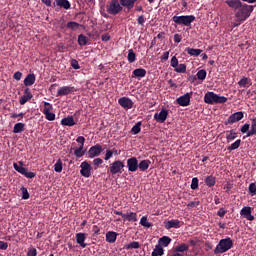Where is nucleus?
<instances>
[{"label":"nucleus","instance_id":"obj_60","mask_svg":"<svg viewBox=\"0 0 256 256\" xmlns=\"http://www.w3.org/2000/svg\"><path fill=\"white\" fill-rule=\"evenodd\" d=\"M27 256H37V248H29Z\"/></svg>","mask_w":256,"mask_h":256},{"label":"nucleus","instance_id":"obj_40","mask_svg":"<svg viewBox=\"0 0 256 256\" xmlns=\"http://www.w3.org/2000/svg\"><path fill=\"white\" fill-rule=\"evenodd\" d=\"M196 76L199 81H205L207 79V71L205 69L199 70Z\"/></svg>","mask_w":256,"mask_h":256},{"label":"nucleus","instance_id":"obj_48","mask_svg":"<svg viewBox=\"0 0 256 256\" xmlns=\"http://www.w3.org/2000/svg\"><path fill=\"white\" fill-rule=\"evenodd\" d=\"M50 111H53V105L49 102H44V109L42 111L43 114L50 113Z\"/></svg>","mask_w":256,"mask_h":256},{"label":"nucleus","instance_id":"obj_64","mask_svg":"<svg viewBox=\"0 0 256 256\" xmlns=\"http://www.w3.org/2000/svg\"><path fill=\"white\" fill-rule=\"evenodd\" d=\"M77 143H80V147H85V137L83 136H79L77 139H76Z\"/></svg>","mask_w":256,"mask_h":256},{"label":"nucleus","instance_id":"obj_16","mask_svg":"<svg viewBox=\"0 0 256 256\" xmlns=\"http://www.w3.org/2000/svg\"><path fill=\"white\" fill-rule=\"evenodd\" d=\"M33 99V94H31V90L29 88H26L24 90V95L20 97L19 103L20 105H25L27 101H31Z\"/></svg>","mask_w":256,"mask_h":256},{"label":"nucleus","instance_id":"obj_47","mask_svg":"<svg viewBox=\"0 0 256 256\" xmlns=\"http://www.w3.org/2000/svg\"><path fill=\"white\" fill-rule=\"evenodd\" d=\"M190 187L193 191L199 189V178H197V177L192 178V182H191Z\"/></svg>","mask_w":256,"mask_h":256},{"label":"nucleus","instance_id":"obj_52","mask_svg":"<svg viewBox=\"0 0 256 256\" xmlns=\"http://www.w3.org/2000/svg\"><path fill=\"white\" fill-rule=\"evenodd\" d=\"M171 67L174 69L179 65V60L177 59V56H173L170 61Z\"/></svg>","mask_w":256,"mask_h":256},{"label":"nucleus","instance_id":"obj_5","mask_svg":"<svg viewBox=\"0 0 256 256\" xmlns=\"http://www.w3.org/2000/svg\"><path fill=\"white\" fill-rule=\"evenodd\" d=\"M106 11L109 15H119L123 11V7L119 0H111L106 6Z\"/></svg>","mask_w":256,"mask_h":256},{"label":"nucleus","instance_id":"obj_14","mask_svg":"<svg viewBox=\"0 0 256 256\" xmlns=\"http://www.w3.org/2000/svg\"><path fill=\"white\" fill-rule=\"evenodd\" d=\"M245 117V114L243 112H235L232 115L229 116L227 119L228 125H233V123H238V121H241Z\"/></svg>","mask_w":256,"mask_h":256},{"label":"nucleus","instance_id":"obj_54","mask_svg":"<svg viewBox=\"0 0 256 256\" xmlns=\"http://www.w3.org/2000/svg\"><path fill=\"white\" fill-rule=\"evenodd\" d=\"M145 21H147V19H145L144 15L138 16L137 18L138 25H141L143 27V25H145Z\"/></svg>","mask_w":256,"mask_h":256},{"label":"nucleus","instance_id":"obj_8","mask_svg":"<svg viewBox=\"0 0 256 256\" xmlns=\"http://www.w3.org/2000/svg\"><path fill=\"white\" fill-rule=\"evenodd\" d=\"M101 153H103V146H101L100 144H96L90 147V149L88 150V157L89 159H93L95 157H99Z\"/></svg>","mask_w":256,"mask_h":256},{"label":"nucleus","instance_id":"obj_62","mask_svg":"<svg viewBox=\"0 0 256 256\" xmlns=\"http://www.w3.org/2000/svg\"><path fill=\"white\" fill-rule=\"evenodd\" d=\"M8 248H9V244L7 242L0 241V249L2 251H7Z\"/></svg>","mask_w":256,"mask_h":256},{"label":"nucleus","instance_id":"obj_50","mask_svg":"<svg viewBox=\"0 0 256 256\" xmlns=\"http://www.w3.org/2000/svg\"><path fill=\"white\" fill-rule=\"evenodd\" d=\"M249 193L253 196L256 195V184L255 183H250L248 187Z\"/></svg>","mask_w":256,"mask_h":256},{"label":"nucleus","instance_id":"obj_25","mask_svg":"<svg viewBox=\"0 0 256 256\" xmlns=\"http://www.w3.org/2000/svg\"><path fill=\"white\" fill-rule=\"evenodd\" d=\"M117 235H119V234H117V232H115V231H108L106 233L107 243H111V244L115 243L117 241Z\"/></svg>","mask_w":256,"mask_h":256},{"label":"nucleus","instance_id":"obj_29","mask_svg":"<svg viewBox=\"0 0 256 256\" xmlns=\"http://www.w3.org/2000/svg\"><path fill=\"white\" fill-rule=\"evenodd\" d=\"M158 243L160 247H169V244L171 243V238L169 236H163L158 240Z\"/></svg>","mask_w":256,"mask_h":256},{"label":"nucleus","instance_id":"obj_23","mask_svg":"<svg viewBox=\"0 0 256 256\" xmlns=\"http://www.w3.org/2000/svg\"><path fill=\"white\" fill-rule=\"evenodd\" d=\"M123 221H129V223H137L139 219L137 218V213L129 212L123 215Z\"/></svg>","mask_w":256,"mask_h":256},{"label":"nucleus","instance_id":"obj_17","mask_svg":"<svg viewBox=\"0 0 256 256\" xmlns=\"http://www.w3.org/2000/svg\"><path fill=\"white\" fill-rule=\"evenodd\" d=\"M53 7L69 10L71 9V2H69V0H55L53 2Z\"/></svg>","mask_w":256,"mask_h":256},{"label":"nucleus","instance_id":"obj_55","mask_svg":"<svg viewBox=\"0 0 256 256\" xmlns=\"http://www.w3.org/2000/svg\"><path fill=\"white\" fill-rule=\"evenodd\" d=\"M249 127H251V125L249 123H245L240 128L241 133H249Z\"/></svg>","mask_w":256,"mask_h":256},{"label":"nucleus","instance_id":"obj_3","mask_svg":"<svg viewBox=\"0 0 256 256\" xmlns=\"http://www.w3.org/2000/svg\"><path fill=\"white\" fill-rule=\"evenodd\" d=\"M227 101V97L225 96H219L215 94V92H207L204 95V102L208 105H219L223 104Z\"/></svg>","mask_w":256,"mask_h":256},{"label":"nucleus","instance_id":"obj_39","mask_svg":"<svg viewBox=\"0 0 256 256\" xmlns=\"http://www.w3.org/2000/svg\"><path fill=\"white\" fill-rule=\"evenodd\" d=\"M140 225H142V227H146V229H150V227H153V224H151V222L147 221V216H143L140 219Z\"/></svg>","mask_w":256,"mask_h":256},{"label":"nucleus","instance_id":"obj_46","mask_svg":"<svg viewBox=\"0 0 256 256\" xmlns=\"http://www.w3.org/2000/svg\"><path fill=\"white\" fill-rule=\"evenodd\" d=\"M174 71H176V73H186L187 65H185V64H178V66L176 68H174Z\"/></svg>","mask_w":256,"mask_h":256},{"label":"nucleus","instance_id":"obj_49","mask_svg":"<svg viewBox=\"0 0 256 256\" xmlns=\"http://www.w3.org/2000/svg\"><path fill=\"white\" fill-rule=\"evenodd\" d=\"M78 27H80V25L77 22L71 21L67 23V29H71L72 31H76Z\"/></svg>","mask_w":256,"mask_h":256},{"label":"nucleus","instance_id":"obj_45","mask_svg":"<svg viewBox=\"0 0 256 256\" xmlns=\"http://www.w3.org/2000/svg\"><path fill=\"white\" fill-rule=\"evenodd\" d=\"M133 135H139L141 133V122H137L131 129Z\"/></svg>","mask_w":256,"mask_h":256},{"label":"nucleus","instance_id":"obj_53","mask_svg":"<svg viewBox=\"0 0 256 256\" xmlns=\"http://www.w3.org/2000/svg\"><path fill=\"white\" fill-rule=\"evenodd\" d=\"M21 191H22V199L24 200L29 199V191H27V188L22 187Z\"/></svg>","mask_w":256,"mask_h":256},{"label":"nucleus","instance_id":"obj_10","mask_svg":"<svg viewBox=\"0 0 256 256\" xmlns=\"http://www.w3.org/2000/svg\"><path fill=\"white\" fill-rule=\"evenodd\" d=\"M127 168L130 173H135L139 169V160H137V157L127 159Z\"/></svg>","mask_w":256,"mask_h":256},{"label":"nucleus","instance_id":"obj_27","mask_svg":"<svg viewBox=\"0 0 256 256\" xmlns=\"http://www.w3.org/2000/svg\"><path fill=\"white\" fill-rule=\"evenodd\" d=\"M186 53L190 55L191 57H199L201 53H203V50L201 49H195V48H186L185 49Z\"/></svg>","mask_w":256,"mask_h":256},{"label":"nucleus","instance_id":"obj_58","mask_svg":"<svg viewBox=\"0 0 256 256\" xmlns=\"http://www.w3.org/2000/svg\"><path fill=\"white\" fill-rule=\"evenodd\" d=\"M93 165H95V169H97V167H99V165H103V159L101 158H95L93 160Z\"/></svg>","mask_w":256,"mask_h":256},{"label":"nucleus","instance_id":"obj_13","mask_svg":"<svg viewBox=\"0 0 256 256\" xmlns=\"http://www.w3.org/2000/svg\"><path fill=\"white\" fill-rule=\"evenodd\" d=\"M118 104L123 109H133V105H135V103H133V100H131L128 97H121V98H119L118 99Z\"/></svg>","mask_w":256,"mask_h":256},{"label":"nucleus","instance_id":"obj_21","mask_svg":"<svg viewBox=\"0 0 256 256\" xmlns=\"http://www.w3.org/2000/svg\"><path fill=\"white\" fill-rule=\"evenodd\" d=\"M85 239H87V234L80 232L76 234V243L82 247V249H85L87 247V244L85 243Z\"/></svg>","mask_w":256,"mask_h":256},{"label":"nucleus","instance_id":"obj_43","mask_svg":"<svg viewBox=\"0 0 256 256\" xmlns=\"http://www.w3.org/2000/svg\"><path fill=\"white\" fill-rule=\"evenodd\" d=\"M239 87H250L251 81H249V78L243 77L239 82H238Z\"/></svg>","mask_w":256,"mask_h":256},{"label":"nucleus","instance_id":"obj_2","mask_svg":"<svg viewBox=\"0 0 256 256\" xmlns=\"http://www.w3.org/2000/svg\"><path fill=\"white\" fill-rule=\"evenodd\" d=\"M233 249V239L231 237H226L221 239L214 249V255H223Z\"/></svg>","mask_w":256,"mask_h":256},{"label":"nucleus","instance_id":"obj_12","mask_svg":"<svg viewBox=\"0 0 256 256\" xmlns=\"http://www.w3.org/2000/svg\"><path fill=\"white\" fill-rule=\"evenodd\" d=\"M72 93H75V87L62 86L58 89L56 97H64L65 95H71Z\"/></svg>","mask_w":256,"mask_h":256},{"label":"nucleus","instance_id":"obj_37","mask_svg":"<svg viewBox=\"0 0 256 256\" xmlns=\"http://www.w3.org/2000/svg\"><path fill=\"white\" fill-rule=\"evenodd\" d=\"M165 253V250H163V246L161 245H156L153 252H152V255H156V256H162L164 255Z\"/></svg>","mask_w":256,"mask_h":256},{"label":"nucleus","instance_id":"obj_18","mask_svg":"<svg viewBox=\"0 0 256 256\" xmlns=\"http://www.w3.org/2000/svg\"><path fill=\"white\" fill-rule=\"evenodd\" d=\"M147 75V70L145 68H136L132 72V79H143Z\"/></svg>","mask_w":256,"mask_h":256},{"label":"nucleus","instance_id":"obj_7","mask_svg":"<svg viewBox=\"0 0 256 256\" xmlns=\"http://www.w3.org/2000/svg\"><path fill=\"white\" fill-rule=\"evenodd\" d=\"M193 92L186 93L176 99V103L180 105V107H189L191 105V97Z\"/></svg>","mask_w":256,"mask_h":256},{"label":"nucleus","instance_id":"obj_44","mask_svg":"<svg viewBox=\"0 0 256 256\" xmlns=\"http://www.w3.org/2000/svg\"><path fill=\"white\" fill-rule=\"evenodd\" d=\"M54 171L56 173H61V171H63V161H61V159H58L57 162L55 163Z\"/></svg>","mask_w":256,"mask_h":256},{"label":"nucleus","instance_id":"obj_11","mask_svg":"<svg viewBox=\"0 0 256 256\" xmlns=\"http://www.w3.org/2000/svg\"><path fill=\"white\" fill-rule=\"evenodd\" d=\"M167 117H169V110L167 109H162L159 113L154 114V120L157 121V123H165Z\"/></svg>","mask_w":256,"mask_h":256},{"label":"nucleus","instance_id":"obj_56","mask_svg":"<svg viewBox=\"0 0 256 256\" xmlns=\"http://www.w3.org/2000/svg\"><path fill=\"white\" fill-rule=\"evenodd\" d=\"M71 67L73 69H81V66L79 65V61L75 60V59H72L71 60Z\"/></svg>","mask_w":256,"mask_h":256},{"label":"nucleus","instance_id":"obj_51","mask_svg":"<svg viewBox=\"0 0 256 256\" xmlns=\"http://www.w3.org/2000/svg\"><path fill=\"white\" fill-rule=\"evenodd\" d=\"M44 115H45V119H47V121H55V113L46 112V113H44Z\"/></svg>","mask_w":256,"mask_h":256},{"label":"nucleus","instance_id":"obj_15","mask_svg":"<svg viewBox=\"0 0 256 256\" xmlns=\"http://www.w3.org/2000/svg\"><path fill=\"white\" fill-rule=\"evenodd\" d=\"M241 217H244V219H247V221H255V216L251 214V207L245 206L240 211Z\"/></svg>","mask_w":256,"mask_h":256},{"label":"nucleus","instance_id":"obj_1","mask_svg":"<svg viewBox=\"0 0 256 256\" xmlns=\"http://www.w3.org/2000/svg\"><path fill=\"white\" fill-rule=\"evenodd\" d=\"M225 3L230 9H234L235 11V17L239 23L234 24V27H239L241 23L247 21L255 9L253 5L243 3L241 0H226Z\"/></svg>","mask_w":256,"mask_h":256},{"label":"nucleus","instance_id":"obj_61","mask_svg":"<svg viewBox=\"0 0 256 256\" xmlns=\"http://www.w3.org/2000/svg\"><path fill=\"white\" fill-rule=\"evenodd\" d=\"M111 157H113V151L112 150H106V154L104 156V160L105 161H109V159H111Z\"/></svg>","mask_w":256,"mask_h":256},{"label":"nucleus","instance_id":"obj_26","mask_svg":"<svg viewBox=\"0 0 256 256\" xmlns=\"http://www.w3.org/2000/svg\"><path fill=\"white\" fill-rule=\"evenodd\" d=\"M35 81V74H28L24 79V85L25 87H31V85H35Z\"/></svg>","mask_w":256,"mask_h":256},{"label":"nucleus","instance_id":"obj_24","mask_svg":"<svg viewBox=\"0 0 256 256\" xmlns=\"http://www.w3.org/2000/svg\"><path fill=\"white\" fill-rule=\"evenodd\" d=\"M149 167H151V160L149 159L141 160L140 162H138L139 171L145 172L147 171V169H149Z\"/></svg>","mask_w":256,"mask_h":256},{"label":"nucleus","instance_id":"obj_38","mask_svg":"<svg viewBox=\"0 0 256 256\" xmlns=\"http://www.w3.org/2000/svg\"><path fill=\"white\" fill-rule=\"evenodd\" d=\"M241 147V139L236 140L230 146L227 147V151H235V149H239Z\"/></svg>","mask_w":256,"mask_h":256},{"label":"nucleus","instance_id":"obj_22","mask_svg":"<svg viewBox=\"0 0 256 256\" xmlns=\"http://www.w3.org/2000/svg\"><path fill=\"white\" fill-rule=\"evenodd\" d=\"M60 125L63 127H74V125H76L75 119L73 116H67L61 120Z\"/></svg>","mask_w":256,"mask_h":256},{"label":"nucleus","instance_id":"obj_57","mask_svg":"<svg viewBox=\"0 0 256 256\" xmlns=\"http://www.w3.org/2000/svg\"><path fill=\"white\" fill-rule=\"evenodd\" d=\"M24 177H26L27 179H33L36 177L37 174H35L34 172H27V170L23 173Z\"/></svg>","mask_w":256,"mask_h":256},{"label":"nucleus","instance_id":"obj_9","mask_svg":"<svg viewBox=\"0 0 256 256\" xmlns=\"http://www.w3.org/2000/svg\"><path fill=\"white\" fill-rule=\"evenodd\" d=\"M80 168V174L82 175V177L89 179V177H91V170L93 169L91 167V164H89V162L87 161H84L81 163Z\"/></svg>","mask_w":256,"mask_h":256},{"label":"nucleus","instance_id":"obj_36","mask_svg":"<svg viewBox=\"0 0 256 256\" xmlns=\"http://www.w3.org/2000/svg\"><path fill=\"white\" fill-rule=\"evenodd\" d=\"M25 131V124L19 122L14 125L13 133H23Z\"/></svg>","mask_w":256,"mask_h":256},{"label":"nucleus","instance_id":"obj_63","mask_svg":"<svg viewBox=\"0 0 256 256\" xmlns=\"http://www.w3.org/2000/svg\"><path fill=\"white\" fill-rule=\"evenodd\" d=\"M218 217H225L227 215V210L225 208H220L217 212Z\"/></svg>","mask_w":256,"mask_h":256},{"label":"nucleus","instance_id":"obj_41","mask_svg":"<svg viewBox=\"0 0 256 256\" xmlns=\"http://www.w3.org/2000/svg\"><path fill=\"white\" fill-rule=\"evenodd\" d=\"M87 41H88L87 36L83 34H80L78 36V45H80V47H84L85 45H87Z\"/></svg>","mask_w":256,"mask_h":256},{"label":"nucleus","instance_id":"obj_35","mask_svg":"<svg viewBox=\"0 0 256 256\" xmlns=\"http://www.w3.org/2000/svg\"><path fill=\"white\" fill-rule=\"evenodd\" d=\"M85 153H87V150H83V146H79L78 148H76L74 150V155L78 159H81V157H83L85 155Z\"/></svg>","mask_w":256,"mask_h":256},{"label":"nucleus","instance_id":"obj_20","mask_svg":"<svg viewBox=\"0 0 256 256\" xmlns=\"http://www.w3.org/2000/svg\"><path fill=\"white\" fill-rule=\"evenodd\" d=\"M119 3L122 8L124 7L127 11H131L137 5V0H119Z\"/></svg>","mask_w":256,"mask_h":256},{"label":"nucleus","instance_id":"obj_28","mask_svg":"<svg viewBox=\"0 0 256 256\" xmlns=\"http://www.w3.org/2000/svg\"><path fill=\"white\" fill-rule=\"evenodd\" d=\"M256 135V118L251 120L250 130L247 132L246 137H253Z\"/></svg>","mask_w":256,"mask_h":256},{"label":"nucleus","instance_id":"obj_59","mask_svg":"<svg viewBox=\"0 0 256 256\" xmlns=\"http://www.w3.org/2000/svg\"><path fill=\"white\" fill-rule=\"evenodd\" d=\"M200 203H201V202H199V201H192V202H190V203L187 204V207H188V209H193V208H195V207H198V205H199Z\"/></svg>","mask_w":256,"mask_h":256},{"label":"nucleus","instance_id":"obj_33","mask_svg":"<svg viewBox=\"0 0 256 256\" xmlns=\"http://www.w3.org/2000/svg\"><path fill=\"white\" fill-rule=\"evenodd\" d=\"M127 60L129 63H135V61H137V54H135V51H133V49L128 50Z\"/></svg>","mask_w":256,"mask_h":256},{"label":"nucleus","instance_id":"obj_42","mask_svg":"<svg viewBox=\"0 0 256 256\" xmlns=\"http://www.w3.org/2000/svg\"><path fill=\"white\" fill-rule=\"evenodd\" d=\"M141 247V244L137 241L130 242L129 244L125 245V249L129 251V249H139Z\"/></svg>","mask_w":256,"mask_h":256},{"label":"nucleus","instance_id":"obj_4","mask_svg":"<svg viewBox=\"0 0 256 256\" xmlns=\"http://www.w3.org/2000/svg\"><path fill=\"white\" fill-rule=\"evenodd\" d=\"M194 15H182V16H173L172 21L176 25H184V27H191V23L195 21Z\"/></svg>","mask_w":256,"mask_h":256},{"label":"nucleus","instance_id":"obj_19","mask_svg":"<svg viewBox=\"0 0 256 256\" xmlns=\"http://www.w3.org/2000/svg\"><path fill=\"white\" fill-rule=\"evenodd\" d=\"M181 227V221L179 219H172L165 222V229H179Z\"/></svg>","mask_w":256,"mask_h":256},{"label":"nucleus","instance_id":"obj_32","mask_svg":"<svg viewBox=\"0 0 256 256\" xmlns=\"http://www.w3.org/2000/svg\"><path fill=\"white\" fill-rule=\"evenodd\" d=\"M19 165H17V163L14 162L13 163V168L15 169V171H17L18 173L23 175L25 173V171H27V169L25 167H23V162L22 161L19 162Z\"/></svg>","mask_w":256,"mask_h":256},{"label":"nucleus","instance_id":"obj_31","mask_svg":"<svg viewBox=\"0 0 256 256\" xmlns=\"http://www.w3.org/2000/svg\"><path fill=\"white\" fill-rule=\"evenodd\" d=\"M205 183H206L207 187H215L217 180H216L215 176L210 175L205 178Z\"/></svg>","mask_w":256,"mask_h":256},{"label":"nucleus","instance_id":"obj_30","mask_svg":"<svg viewBox=\"0 0 256 256\" xmlns=\"http://www.w3.org/2000/svg\"><path fill=\"white\" fill-rule=\"evenodd\" d=\"M235 139H237V132H235V130H230L226 132L227 143H231V141H235Z\"/></svg>","mask_w":256,"mask_h":256},{"label":"nucleus","instance_id":"obj_34","mask_svg":"<svg viewBox=\"0 0 256 256\" xmlns=\"http://www.w3.org/2000/svg\"><path fill=\"white\" fill-rule=\"evenodd\" d=\"M185 251H189V245L185 243L175 247V253H185Z\"/></svg>","mask_w":256,"mask_h":256},{"label":"nucleus","instance_id":"obj_6","mask_svg":"<svg viewBox=\"0 0 256 256\" xmlns=\"http://www.w3.org/2000/svg\"><path fill=\"white\" fill-rule=\"evenodd\" d=\"M125 169V162L121 161V160H115L112 164H110L109 167V173H111V175H121V173H123Z\"/></svg>","mask_w":256,"mask_h":256}]
</instances>
